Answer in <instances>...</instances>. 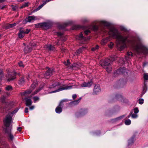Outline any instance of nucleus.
<instances>
[{"label": "nucleus", "mask_w": 148, "mask_h": 148, "mask_svg": "<svg viewBox=\"0 0 148 148\" xmlns=\"http://www.w3.org/2000/svg\"><path fill=\"white\" fill-rule=\"evenodd\" d=\"M109 35L112 37H115L117 39L119 43L120 44H122L123 45V47L125 46V41L127 39V37L123 36L121 35L117 30L114 28H111L109 32Z\"/></svg>", "instance_id": "f257e3e1"}, {"label": "nucleus", "mask_w": 148, "mask_h": 148, "mask_svg": "<svg viewBox=\"0 0 148 148\" xmlns=\"http://www.w3.org/2000/svg\"><path fill=\"white\" fill-rule=\"evenodd\" d=\"M12 121V117L10 116L7 115L3 121L4 124L7 127L5 130V132L7 133L10 139L12 140L14 138V136L10 133L11 128L9 127Z\"/></svg>", "instance_id": "f03ea898"}, {"label": "nucleus", "mask_w": 148, "mask_h": 148, "mask_svg": "<svg viewBox=\"0 0 148 148\" xmlns=\"http://www.w3.org/2000/svg\"><path fill=\"white\" fill-rule=\"evenodd\" d=\"M73 86L70 85V84H69L68 85H64L62 86H61L60 88L58 90L53 91L52 92H55L58 91H60L61 90H69L72 88Z\"/></svg>", "instance_id": "7ed1b4c3"}, {"label": "nucleus", "mask_w": 148, "mask_h": 148, "mask_svg": "<svg viewBox=\"0 0 148 148\" xmlns=\"http://www.w3.org/2000/svg\"><path fill=\"white\" fill-rule=\"evenodd\" d=\"M113 61L114 59H113L112 58H110V59H106L105 60L101 61L100 63L101 65L104 68H106V67L110 65V61Z\"/></svg>", "instance_id": "20e7f679"}, {"label": "nucleus", "mask_w": 148, "mask_h": 148, "mask_svg": "<svg viewBox=\"0 0 148 148\" xmlns=\"http://www.w3.org/2000/svg\"><path fill=\"white\" fill-rule=\"evenodd\" d=\"M145 49V47L141 44L137 45L135 47V49L138 53L143 52Z\"/></svg>", "instance_id": "39448f33"}, {"label": "nucleus", "mask_w": 148, "mask_h": 148, "mask_svg": "<svg viewBox=\"0 0 148 148\" xmlns=\"http://www.w3.org/2000/svg\"><path fill=\"white\" fill-rule=\"evenodd\" d=\"M36 85L35 83H33L31 86V88L32 89L28 90L24 92L21 93L22 95H25L27 94L30 93L32 91V90H33L36 87Z\"/></svg>", "instance_id": "423d86ee"}, {"label": "nucleus", "mask_w": 148, "mask_h": 148, "mask_svg": "<svg viewBox=\"0 0 148 148\" xmlns=\"http://www.w3.org/2000/svg\"><path fill=\"white\" fill-rule=\"evenodd\" d=\"M64 101H61L59 106H57L55 109L56 112V113H60L62 111V103Z\"/></svg>", "instance_id": "0eeeda50"}, {"label": "nucleus", "mask_w": 148, "mask_h": 148, "mask_svg": "<svg viewBox=\"0 0 148 148\" xmlns=\"http://www.w3.org/2000/svg\"><path fill=\"white\" fill-rule=\"evenodd\" d=\"M53 71V69L48 70L44 75L45 77L46 78H48L49 76H51L52 75Z\"/></svg>", "instance_id": "6e6552de"}, {"label": "nucleus", "mask_w": 148, "mask_h": 148, "mask_svg": "<svg viewBox=\"0 0 148 148\" xmlns=\"http://www.w3.org/2000/svg\"><path fill=\"white\" fill-rule=\"evenodd\" d=\"M25 33L24 32V29L22 28H21L19 29V31L18 33V36L19 38H22L25 36Z\"/></svg>", "instance_id": "1a4fd4ad"}, {"label": "nucleus", "mask_w": 148, "mask_h": 148, "mask_svg": "<svg viewBox=\"0 0 148 148\" xmlns=\"http://www.w3.org/2000/svg\"><path fill=\"white\" fill-rule=\"evenodd\" d=\"M101 90L99 85V84L96 85L94 89V93L95 94H97Z\"/></svg>", "instance_id": "9d476101"}, {"label": "nucleus", "mask_w": 148, "mask_h": 148, "mask_svg": "<svg viewBox=\"0 0 148 148\" xmlns=\"http://www.w3.org/2000/svg\"><path fill=\"white\" fill-rule=\"evenodd\" d=\"M35 17L32 16H29L28 18H26V19L23 21L24 23H26L27 22H30L32 21L34 19Z\"/></svg>", "instance_id": "9b49d317"}, {"label": "nucleus", "mask_w": 148, "mask_h": 148, "mask_svg": "<svg viewBox=\"0 0 148 148\" xmlns=\"http://www.w3.org/2000/svg\"><path fill=\"white\" fill-rule=\"evenodd\" d=\"M92 84V82H88L87 83L84 82L81 84V86L82 87H90L91 86Z\"/></svg>", "instance_id": "f8f14e48"}, {"label": "nucleus", "mask_w": 148, "mask_h": 148, "mask_svg": "<svg viewBox=\"0 0 148 148\" xmlns=\"http://www.w3.org/2000/svg\"><path fill=\"white\" fill-rule=\"evenodd\" d=\"M25 99L26 101L25 103L26 106H29L32 104V102L30 99L28 98H26Z\"/></svg>", "instance_id": "ddd939ff"}, {"label": "nucleus", "mask_w": 148, "mask_h": 148, "mask_svg": "<svg viewBox=\"0 0 148 148\" xmlns=\"http://www.w3.org/2000/svg\"><path fill=\"white\" fill-rule=\"evenodd\" d=\"M47 25V24L46 23H40L35 25V26L36 27H41L43 28H44L45 27H46Z\"/></svg>", "instance_id": "4468645a"}, {"label": "nucleus", "mask_w": 148, "mask_h": 148, "mask_svg": "<svg viewBox=\"0 0 148 148\" xmlns=\"http://www.w3.org/2000/svg\"><path fill=\"white\" fill-rule=\"evenodd\" d=\"M11 6L12 7V10L13 11H16L18 10V6L16 5H12Z\"/></svg>", "instance_id": "2eb2a0df"}, {"label": "nucleus", "mask_w": 148, "mask_h": 148, "mask_svg": "<svg viewBox=\"0 0 148 148\" xmlns=\"http://www.w3.org/2000/svg\"><path fill=\"white\" fill-rule=\"evenodd\" d=\"M125 70L122 68L120 69L117 71V73H123L125 72Z\"/></svg>", "instance_id": "dca6fc26"}, {"label": "nucleus", "mask_w": 148, "mask_h": 148, "mask_svg": "<svg viewBox=\"0 0 148 148\" xmlns=\"http://www.w3.org/2000/svg\"><path fill=\"white\" fill-rule=\"evenodd\" d=\"M60 85V84L57 82H56L54 84L52 85L51 86L49 87L50 88H52L56 87V86H58Z\"/></svg>", "instance_id": "f3484780"}, {"label": "nucleus", "mask_w": 148, "mask_h": 148, "mask_svg": "<svg viewBox=\"0 0 148 148\" xmlns=\"http://www.w3.org/2000/svg\"><path fill=\"white\" fill-rule=\"evenodd\" d=\"M82 66V64L80 63L78 64H74L73 65L72 68L74 67H76L77 68H79V67Z\"/></svg>", "instance_id": "a211bd4d"}, {"label": "nucleus", "mask_w": 148, "mask_h": 148, "mask_svg": "<svg viewBox=\"0 0 148 148\" xmlns=\"http://www.w3.org/2000/svg\"><path fill=\"white\" fill-rule=\"evenodd\" d=\"M31 50V48H29V47H27L25 48L24 51L25 53H27L30 52Z\"/></svg>", "instance_id": "6ab92c4d"}, {"label": "nucleus", "mask_w": 148, "mask_h": 148, "mask_svg": "<svg viewBox=\"0 0 148 148\" xmlns=\"http://www.w3.org/2000/svg\"><path fill=\"white\" fill-rule=\"evenodd\" d=\"M76 38L77 40H79L82 39L83 38L82 34V33H81L79 36H77L76 37Z\"/></svg>", "instance_id": "aec40b11"}, {"label": "nucleus", "mask_w": 148, "mask_h": 148, "mask_svg": "<svg viewBox=\"0 0 148 148\" xmlns=\"http://www.w3.org/2000/svg\"><path fill=\"white\" fill-rule=\"evenodd\" d=\"M108 38H106L102 40L101 42V45H104L106 43L108 42Z\"/></svg>", "instance_id": "412c9836"}, {"label": "nucleus", "mask_w": 148, "mask_h": 148, "mask_svg": "<svg viewBox=\"0 0 148 148\" xmlns=\"http://www.w3.org/2000/svg\"><path fill=\"white\" fill-rule=\"evenodd\" d=\"M105 68L106 69V70L108 72H110L111 71L112 68L110 65H108V66L106 67V68Z\"/></svg>", "instance_id": "4be33fe9"}, {"label": "nucleus", "mask_w": 148, "mask_h": 148, "mask_svg": "<svg viewBox=\"0 0 148 148\" xmlns=\"http://www.w3.org/2000/svg\"><path fill=\"white\" fill-rule=\"evenodd\" d=\"M29 3L28 2L25 3L23 4L22 6L20 7V8L21 9H22L25 7L29 5Z\"/></svg>", "instance_id": "5701e85b"}, {"label": "nucleus", "mask_w": 148, "mask_h": 148, "mask_svg": "<svg viewBox=\"0 0 148 148\" xmlns=\"http://www.w3.org/2000/svg\"><path fill=\"white\" fill-rule=\"evenodd\" d=\"M46 47L49 50H53L54 48V47L51 45H49L48 46H46Z\"/></svg>", "instance_id": "b1692460"}, {"label": "nucleus", "mask_w": 148, "mask_h": 148, "mask_svg": "<svg viewBox=\"0 0 148 148\" xmlns=\"http://www.w3.org/2000/svg\"><path fill=\"white\" fill-rule=\"evenodd\" d=\"M25 82V80L23 77H22L19 80V84H23Z\"/></svg>", "instance_id": "393cba45"}, {"label": "nucleus", "mask_w": 148, "mask_h": 148, "mask_svg": "<svg viewBox=\"0 0 148 148\" xmlns=\"http://www.w3.org/2000/svg\"><path fill=\"white\" fill-rule=\"evenodd\" d=\"M81 98H79V99L74 101L73 102V103L75 105L78 104L80 101Z\"/></svg>", "instance_id": "a878e982"}, {"label": "nucleus", "mask_w": 148, "mask_h": 148, "mask_svg": "<svg viewBox=\"0 0 148 148\" xmlns=\"http://www.w3.org/2000/svg\"><path fill=\"white\" fill-rule=\"evenodd\" d=\"M33 99L34 102H35L37 101H38L39 99V98L36 96L34 97Z\"/></svg>", "instance_id": "bb28decb"}, {"label": "nucleus", "mask_w": 148, "mask_h": 148, "mask_svg": "<svg viewBox=\"0 0 148 148\" xmlns=\"http://www.w3.org/2000/svg\"><path fill=\"white\" fill-rule=\"evenodd\" d=\"M41 90V89L39 88L36 90L32 94V95H34L37 94Z\"/></svg>", "instance_id": "cd10ccee"}, {"label": "nucleus", "mask_w": 148, "mask_h": 148, "mask_svg": "<svg viewBox=\"0 0 148 148\" xmlns=\"http://www.w3.org/2000/svg\"><path fill=\"white\" fill-rule=\"evenodd\" d=\"M131 123V121L129 119H128L125 121V123L126 125H129Z\"/></svg>", "instance_id": "c85d7f7f"}, {"label": "nucleus", "mask_w": 148, "mask_h": 148, "mask_svg": "<svg viewBox=\"0 0 148 148\" xmlns=\"http://www.w3.org/2000/svg\"><path fill=\"white\" fill-rule=\"evenodd\" d=\"M6 90H12V87L11 86H8L5 88Z\"/></svg>", "instance_id": "c756f323"}, {"label": "nucleus", "mask_w": 148, "mask_h": 148, "mask_svg": "<svg viewBox=\"0 0 148 148\" xmlns=\"http://www.w3.org/2000/svg\"><path fill=\"white\" fill-rule=\"evenodd\" d=\"M16 25V23H14L12 24H10L8 26V27L9 28H12L14 26H15Z\"/></svg>", "instance_id": "7c9ffc66"}, {"label": "nucleus", "mask_w": 148, "mask_h": 148, "mask_svg": "<svg viewBox=\"0 0 148 148\" xmlns=\"http://www.w3.org/2000/svg\"><path fill=\"white\" fill-rule=\"evenodd\" d=\"M139 103L140 104H143L144 103V100L142 99H139L138 100Z\"/></svg>", "instance_id": "2f4dec72"}, {"label": "nucleus", "mask_w": 148, "mask_h": 148, "mask_svg": "<svg viewBox=\"0 0 148 148\" xmlns=\"http://www.w3.org/2000/svg\"><path fill=\"white\" fill-rule=\"evenodd\" d=\"M130 115L133 118H136L137 117V115L136 114H132V112L130 113Z\"/></svg>", "instance_id": "473e14b6"}, {"label": "nucleus", "mask_w": 148, "mask_h": 148, "mask_svg": "<svg viewBox=\"0 0 148 148\" xmlns=\"http://www.w3.org/2000/svg\"><path fill=\"white\" fill-rule=\"evenodd\" d=\"M144 78L145 80H148V74L145 73L144 75Z\"/></svg>", "instance_id": "72a5a7b5"}, {"label": "nucleus", "mask_w": 148, "mask_h": 148, "mask_svg": "<svg viewBox=\"0 0 148 148\" xmlns=\"http://www.w3.org/2000/svg\"><path fill=\"white\" fill-rule=\"evenodd\" d=\"M64 63L65 64V65H66V66H69L70 64V62H69V60H68L67 61V62H64Z\"/></svg>", "instance_id": "f704fd0d"}, {"label": "nucleus", "mask_w": 148, "mask_h": 148, "mask_svg": "<svg viewBox=\"0 0 148 148\" xmlns=\"http://www.w3.org/2000/svg\"><path fill=\"white\" fill-rule=\"evenodd\" d=\"M138 111L139 110L137 108H136L134 109V112L135 114L137 113Z\"/></svg>", "instance_id": "c9c22d12"}, {"label": "nucleus", "mask_w": 148, "mask_h": 148, "mask_svg": "<svg viewBox=\"0 0 148 148\" xmlns=\"http://www.w3.org/2000/svg\"><path fill=\"white\" fill-rule=\"evenodd\" d=\"M3 76V74L2 71L0 69V80Z\"/></svg>", "instance_id": "e433bc0d"}, {"label": "nucleus", "mask_w": 148, "mask_h": 148, "mask_svg": "<svg viewBox=\"0 0 148 148\" xmlns=\"http://www.w3.org/2000/svg\"><path fill=\"white\" fill-rule=\"evenodd\" d=\"M30 31V30L28 29H26L25 30H24V32L25 34H28L29 32Z\"/></svg>", "instance_id": "4c0bfd02"}, {"label": "nucleus", "mask_w": 148, "mask_h": 148, "mask_svg": "<svg viewBox=\"0 0 148 148\" xmlns=\"http://www.w3.org/2000/svg\"><path fill=\"white\" fill-rule=\"evenodd\" d=\"M15 78H16V77H15V76H13V77L11 78L8 79V81H11V80H12L13 79H14Z\"/></svg>", "instance_id": "58836bf2"}, {"label": "nucleus", "mask_w": 148, "mask_h": 148, "mask_svg": "<svg viewBox=\"0 0 148 148\" xmlns=\"http://www.w3.org/2000/svg\"><path fill=\"white\" fill-rule=\"evenodd\" d=\"M19 66L21 67H24V65L23 64L22 62H21L18 63Z\"/></svg>", "instance_id": "ea45409f"}, {"label": "nucleus", "mask_w": 148, "mask_h": 148, "mask_svg": "<svg viewBox=\"0 0 148 148\" xmlns=\"http://www.w3.org/2000/svg\"><path fill=\"white\" fill-rule=\"evenodd\" d=\"M5 98L4 97H3L2 98H1V99L0 101L3 102V103H5Z\"/></svg>", "instance_id": "a19ab883"}, {"label": "nucleus", "mask_w": 148, "mask_h": 148, "mask_svg": "<svg viewBox=\"0 0 148 148\" xmlns=\"http://www.w3.org/2000/svg\"><path fill=\"white\" fill-rule=\"evenodd\" d=\"M90 32L89 30H87L85 31L84 32V33L86 35H87L88 34V33H90Z\"/></svg>", "instance_id": "79ce46f5"}, {"label": "nucleus", "mask_w": 148, "mask_h": 148, "mask_svg": "<svg viewBox=\"0 0 148 148\" xmlns=\"http://www.w3.org/2000/svg\"><path fill=\"white\" fill-rule=\"evenodd\" d=\"M113 45V44L112 42H111L110 44L108 45L109 47L110 48H112Z\"/></svg>", "instance_id": "37998d69"}, {"label": "nucleus", "mask_w": 148, "mask_h": 148, "mask_svg": "<svg viewBox=\"0 0 148 148\" xmlns=\"http://www.w3.org/2000/svg\"><path fill=\"white\" fill-rule=\"evenodd\" d=\"M22 128L21 127H18L17 128V130L19 132H20L21 131Z\"/></svg>", "instance_id": "c03bdc74"}, {"label": "nucleus", "mask_w": 148, "mask_h": 148, "mask_svg": "<svg viewBox=\"0 0 148 148\" xmlns=\"http://www.w3.org/2000/svg\"><path fill=\"white\" fill-rule=\"evenodd\" d=\"M127 54L128 56H133V53L131 52H128Z\"/></svg>", "instance_id": "a18cd8bd"}, {"label": "nucleus", "mask_w": 148, "mask_h": 148, "mask_svg": "<svg viewBox=\"0 0 148 148\" xmlns=\"http://www.w3.org/2000/svg\"><path fill=\"white\" fill-rule=\"evenodd\" d=\"M17 110H17V109H16V110H14V111H12L11 112V114H15L17 112Z\"/></svg>", "instance_id": "49530a36"}, {"label": "nucleus", "mask_w": 148, "mask_h": 148, "mask_svg": "<svg viewBox=\"0 0 148 148\" xmlns=\"http://www.w3.org/2000/svg\"><path fill=\"white\" fill-rule=\"evenodd\" d=\"M77 96L76 94H74V95H72V97L73 98V99H75L77 97Z\"/></svg>", "instance_id": "de8ad7c7"}, {"label": "nucleus", "mask_w": 148, "mask_h": 148, "mask_svg": "<svg viewBox=\"0 0 148 148\" xmlns=\"http://www.w3.org/2000/svg\"><path fill=\"white\" fill-rule=\"evenodd\" d=\"M28 108H25V113H28Z\"/></svg>", "instance_id": "09e8293b"}, {"label": "nucleus", "mask_w": 148, "mask_h": 148, "mask_svg": "<svg viewBox=\"0 0 148 148\" xmlns=\"http://www.w3.org/2000/svg\"><path fill=\"white\" fill-rule=\"evenodd\" d=\"M34 108V106H31L29 107V109L31 110H33Z\"/></svg>", "instance_id": "8fccbe9b"}, {"label": "nucleus", "mask_w": 148, "mask_h": 148, "mask_svg": "<svg viewBox=\"0 0 148 148\" xmlns=\"http://www.w3.org/2000/svg\"><path fill=\"white\" fill-rule=\"evenodd\" d=\"M6 5H4V6H2V7H1L0 6V9H3L4 8H5L6 7Z\"/></svg>", "instance_id": "3c124183"}, {"label": "nucleus", "mask_w": 148, "mask_h": 148, "mask_svg": "<svg viewBox=\"0 0 148 148\" xmlns=\"http://www.w3.org/2000/svg\"><path fill=\"white\" fill-rule=\"evenodd\" d=\"M122 118V116H120V117H119L116 118V119L117 120H119V119H121Z\"/></svg>", "instance_id": "603ef678"}, {"label": "nucleus", "mask_w": 148, "mask_h": 148, "mask_svg": "<svg viewBox=\"0 0 148 148\" xmlns=\"http://www.w3.org/2000/svg\"><path fill=\"white\" fill-rule=\"evenodd\" d=\"M99 46L98 45H97L95 47V49H98L99 48Z\"/></svg>", "instance_id": "864d4df0"}, {"label": "nucleus", "mask_w": 148, "mask_h": 148, "mask_svg": "<svg viewBox=\"0 0 148 148\" xmlns=\"http://www.w3.org/2000/svg\"><path fill=\"white\" fill-rule=\"evenodd\" d=\"M62 34L61 33L59 32L58 33V36H61Z\"/></svg>", "instance_id": "5fc2aeb1"}, {"label": "nucleus", "mask_w": 148, "mask_h": 148, "mask_svg": "<svg viewBox=\"0 0 148 148\" xmlns=\"http://www.w3.org/2000/svg\"><path fill=\"white\" fill-rule=\"evenodd\" d=\"M96 49H95V47H93L92 48V50L93 51H95Z\"/></svg>", "instance_id": "6e6d98bb"}, {"label": "nucleus", "mask_w": 148, "mask_h": 148, "mask_svg": "<svg viewBox=\"0 0 148 148\" xmlns=\"http://www.w3.org/2000/svg\"><path fill=\"white\" fill-rule=\"evenodd\" d=\"M96 49H95V47H93L92 48V50L93 51H95Z\"/></svg>", "instance_id": "4d7b16f0"}, {"label": "nucleus", "mask_w": 148, "mask_h": 148, "mask_svg": "<svg viewBox=\"0 0 148 148\" xmlns=\"http://www.w3.org/2000/svg\"><path fill=\"white\" fill-rule=\"evenodd\" d=\"M131 143H133L132 141H131V140H129V145H130V144Z\"/></svg>", "instance_id": "13d9d810"}, {"label": "nucleus", "mask_w": 148, "mask_h": 148, "mask_svg": "<svg viewBox=\"0 0 148 148\" xmlns=\"http://www.w3.org/2000/svg\"><path fill=\"white\" fill-rule=\"evenodd\" d=\"M128 42H129L130 43H131V44H132L133 43V42H133V41H129Z\"/></svg>", "instance_id": "bf43d9fd"}, {"label": "nucleus", "mask_w": 148, "mask_h": 148, "mask_svg": "<svg viewBox=\"0 0 148 148\" xmlns=\"http://www.w3.org/2000/svg\"><path fill=\"white\" fill-rule=\"evenodd\" d=\"M43 5H41L40 7H39V9H40V8H41L42 7H43Z\"/></svg>", "instance_id": "052dcab7"}, {"label": "nucleus", "mask_w": 148, "mask_h": 148, "mask_svg": "<svg viewBox=\"0 0 148 148\" xmlns=\"http://www.w3.org/2000/svg\"><path fill=\"white\" fill-rule=\"evenodd\" d=\"M130 115H131L130 114L129 116H128V118H129Z\"/></svg>", "instance_id": "680f3d73"}, {"label": "nucleus", "mask_w": 148, "mask_h": 148, "mask_svg": "<svg viewBox=\"0 0 148 148\" xmlns=\"http://www.w3.org/2000/svg\"><path fill=\"white\" fill-rule=\"evenodd\" d=\"M122 30H125V29L124 28L123 29H122Z\"/></svg>", "instance_id": "e2e57ef3"}, {"label": "nucleus", "mask_w": 148, "mask_h": 148, "mask_svg": "<svg viewBox=\"0 0 148 148\" xmlns=\"http://www.w3.org/2000/svg\"><path fill=\"white\" fill-rule=\"evenodd\" d=\"M58 42H56V44H57V45H58Z\"/></svg>", "instance_id": "0e129e2a"}, {"label": "nucleus", "mask_w": 148, "mask_h": 148, "mask_svg": "<svg viewBox=\"0 0 148 148\" xmlns=\"http://www.w3.org/2000/svg\"><path fill=\"white\" fill-rule=\"evenodd\" d=\"M29 75H28V77H27V79L28 80V78H29Z\"/></svg>", "instance_id": "69168bd1"}, {"label": "nucleus", "mask_w": 148, "mask_h": 148, "mask_svg": "<svg viewBox=\"0 0 148 148\" xmlns=\"http://www.w3.org/2000/svg\"><path fill=\"white\" fill-rule=\"evenodd\" d=\"M23 1V0H21V2Z\"/></svg>", "instance_id": "338daca9"}, {"label": "nucleus", "mask_w": 148, "mask_h": 148, "mask_svg": "<svg viewBox=\"0 0 148 148\" xmlns=\"http://www.w3.org/2000/svg\"><path fill=\"white\" fill-rule=\"evenodd\" d=\"M1 91V90L0 89V92Z\"/></svg>", "instance_id": "774afa93"}]
</instances>
